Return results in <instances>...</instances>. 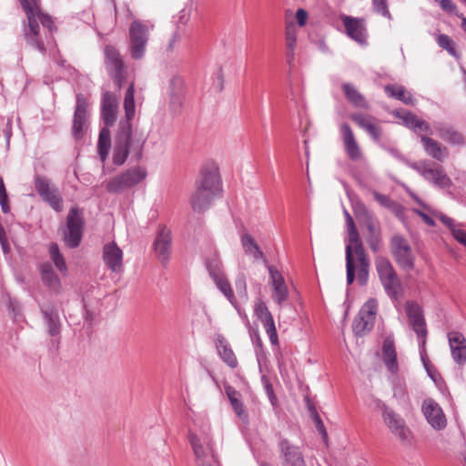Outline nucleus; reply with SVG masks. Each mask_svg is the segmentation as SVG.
Returning a JSON list of instances; mask_svg holds the SVG:
<instances>
[{
    "label": "nucleus",
    "instance_id": "4c0bfd02",
    "mask_svg": "<svg viewBox=\"0 0 466 466\" xmlns=\"http://www.w3.org/2000/svg\"><path fill=\"white\" fill-rule=\"evenodd\" d=\"M435 216L451 230L453 238L466 247V231L461 228V224L442 213Z\"/></svg>",
    "mask_w": 466,
    "mask_h": 466
},
{
    "label": "nucleus",
    "instance_id": "4be33fe9",
    "mask_svg": "<svg viewBox=\"0 0 466 466\" xmlns=\"http://www.w3.org/2000/svg\"><path fill=\"white\" fill-rule=\"evenodd\" d=\"M339 133L348 157L352 161L361 160L363 154L350 126L348 123H342L339 127Z\"/></svg>",
    "mask_w": 466,
    "mask_h": 466
},
{
    "label": "nucleus",
    "instance_id": "9d476101",
    "mask_svg": "<svg viewBox=\"0 0 466 466\" xmlns=\"http://www.w3.org/2000/svg\"><path fill=\"white\" fill-rule=\"evenodd\" d=\"M188 439L196 456L198 466H220L214 452L209 435L198 436L196 433L190 432Z\"/></svg>",
    "mask_w": 466,
    "mask_h": 466
},
{
    "label": "nucleus",
    "instance_id": "052dcab7",
    "mask_svg": "<svg viewBox=\"0 0 466 466\" xmlns=\"http://www.w3.org/2000/svg\"><path fill=\"white\" fill-rule=\"evenodd\" d=\"M223 83H224L223 72H222V69L219 68L214 75L213 86L217 91L220 92L223 89Z\"/></svg>",
    "mask_w": 466,
    "mask_h": 466
},
{
    "label": "nucleus",
    "instance_id": "a18cd8bd",
    "mask_svg": "<svg viewBox=\"0 0 466 466\" xmlns=\"http://www.w3.org/2000/svg\"><path fill=\"white\" fill-rule=\"evenodd\" d=\"M352 210L361 226L376 218L360 200L352 201Z\"/></svg>",
    "mask_w": 466,
    "mask_h": 466
},
{
    "label": "nucleus",
    "instance_id": "13d9d810",
    "mask_svg": "<svg viewBox=\"0 0 466 466\" xmlns=\"http://www.w3.org/2000/svg\"><path fill=\"white\" fill-rule=\"evenodd\" d=\"M235 287L237 289L238 294L240 297H248L247 293V282H246V277L243 273H239L235 280Z\"/></svg>",
    "mask_w": 466,
    "mask_h": 466
},
{
    "label": "nucleus",
    "instance_id": "6ab92c4d",
    "mask_svg": "<svg viewBox=\"0 0 466 466\" xmlns=\"http://www.w3.org/2000/svg\"><path fill=\"white\" fill-rule=\"evenodd\" d=\"M88 102L85 95H76V109L74 113L72 134L76 139H80L85 134L87 122Z\"/></svg>",
    "mask_w": 466,
    "mask_h": 466
},
{
    "label": "nucleus",
    "instance_id": "20e7f679",
    "mask_svg": "<svg viewBox=\"0 0 466 466\" xmlns=\"http://www.w3.org/2000/svg\"><path fill=\"white\" fill-rule=\"evenodd\" d=\"M375 268L386 294L392 299H398L402 294V286L390 259L381 255L377 256Z\"/></svg>",
    "mask_w": 466,
    "mask_h": 466
},
{
    "label": "nucleus",
    "instance_id": "e433bc0d",
    "mask_svg": "<svg viewBox=\"0 0 466 466\" xmlns=\"http://www.w3.org/2000/svg\"><path fill=\"white\" fill-rule=\"evenodd\" d=\"M43 283L56 292H59L61 282L50 263H44L40 267Z\"/></svg>",
    "mask_w": 466,
    "mask_h": 466
},
{
    "label": "nucleus",
    "instance_id": "473e14b6",
    "mask_svg": "<svg viewBox=\"0 0 466 466\" xmlns=\"http://www.w3.org/2000/svg\"><path fill=\"white\" fill-rule=\"evenodd\" d=\"M420 140L429 156L441 162L444 160L447 155V148L445 147H442L441 143L426 136H421Z\"/></svg>",
    "mask_w": 466,
    "mask_h": 466
},
{
    "label": "nucleus",
    "instance_id": "c756f323",
    "mask_svg": "<svg viewBox=\"0 0 466 466\" xmlns=\"http://www.w3.org/2000/svg\"><path fill=\"white\" fill-rule=\"evenodd\" d=\"M367 230L366 242L373 253H378L382 245L381 229L377 218L362 225Z\"/></svg>",
    "mask_w": 466,
    "mask_h": 466
},
{
    "label": "nucleus",
    "instance_id": "a211bd4d",
    "mask_svg": "<svg viewBox=\"0 0 466 466\" xmlns=\"http://www.w3.org/2000/svg\"><path fill=\"white\" fill-rule=\"evenodd\" d=\"M278 447L282 466H307L300 447L286 438L279 439Z\"/></svg>",
    "mask_w": 466,
    "mask_h": 466
},
{
    "label": "nucleus",
    "instance_id": "a878e982",
    "mask_svg": "<svg viewBox=\"0 0 466 466\" xmlns=\"http://www.w3.org/2000/svg\"><path fill=\"white\" fill-rule=\"evenodd\" d=\"M118 108V100L115 94L106 91L101 99V116L106 126L114 125Z\"/></svg>",
    "mask_w": 466,
    "mask_h": 466
},
{
    "label": "nucleus",
    "instance_id": "9b49d317",
    "mask_svg": "<svg viewBox=\"0 0 466 466\" xmlns=\"http://www.w3.org/2000/svg\"><path fill=\"white\" fill-rule=\"evenodd\" d=\"M390 249L400 268L408 271L414 268L415 257L409 241L403 236H392L390 240Z\"/></svg>",
    "mask_w": 466,
    "mask_h": 466
},
{
    "label": "nucleus",
    "instance_id": "4468645a",
    "mask_svg": "<svg viewBox=\"0 0 466 466\" xmlns=\"http://www.w3.org/2000/svg\"><path fill=\"white\" fill-rule=\"evenodd\" d=\"M377 309L378 301L375 299H370L364 303L352 323V329L355 335L363 336L366 332L372 329Z\"/></svg>",
    "mask_w": 466,
    "mask_h": 466
},
{
    "label": "nucleus",
    "instance_id": "b1692460",
    "mask_svg": "<svg viewBox=\"0 0 466 466\" xmlns=\"http://www.w3.org/2000/svg\"><path fill=\"white\" fill-rule=\"evenodd\" d=\"M350 119L360 128L366 131L373 141L379 143L381 139L382 129L379 125V120L373 116L362 113H354L350 115Z\"/></svg>",
    "mask_w": 466,
    "mask_h": 466
},
{
    "label": "nucleus",
    "instance_id": "c9c22d12",
    "mask_svg": "<svg viewBox=\"0 0 466 466\" xmlns=\"http://www.w3.org/2000/svg\"><path fill=\"white\" fill-rule=\"evenodd\" d=\"M438 136L444 141L452 145L464 144L463 136L452 127L445 124H439L435 127Z\"/></svg>",
    "mask_w": 466,
    "mask_h": 466
},
{
    "label": "nucleus",
    "instance_id": "09e8293b",
    "mask_svg": "<svg viewBox=\"0 0 466 466\" xmlns=\"http://www.w3.org/2000/svg\"><path fill=\"white\" fill-rule=\"evenodd\" d=\"M111 147L110 131L107 128H102L97 143V150L102 161H105L108 156V152Z\"/></svg>",
    "mask_w": 466,
    "mask_h": 466
},
{
    "label": "nucleus",
    "instance_id": "7c9ffc66",
    "mask_svg": "<svg viewBox=\"0 0 466 466\" xmlns=\"http://www.w3.org/2000/svg\"><path fill=\"white\" fill-rule=\"evenodd\" d=\"M225 393L237 416L242 420H248V415L241 400V394L232 386H225Z\"/></svg>",
    "mask_w": 466,
    "mask_h": 466
},
{
    "label": "nucleus",
    "instance_id": "c85d7f7f",
    "mask_svg": "<svg viewBox=\"0 0 466 466\" xmlns=\"http://www.w3.org/2000/svg\"><path fill=\"white\" fill-rule=\"evenodd\" d=\"M188 21V17L185 14H181L177 22L175 30L170 35L167 44L166 46V53L171 54L181 44L182 40L187 36L186 25Z\"/></svg>",
    "mask_w": 466,
    "mask_h": 466
},
{
    "label": "nucleus",
    "instance_id": "6e6552de",
    "mask_svg": "<svg viewBox=\"0 0 466 466\" xmlns=\"http://www.w3.org/2000/svg\"><path fill=\"white\" fill-rule=\"evenodd\" d=\"M407 165L417 171L425 180L438 187L449 188L452 185L451 179L447 176L443 167L434 162L420 160L407 162Z\"/></svg>",
    "mask_w": 466,
    "mask_h": 466
},
{
    "label": "nucleus",
    "instance_id": "a19ab883",
    "mask_svg": "<svg viewBox=\"0 0 466 466\" xmlns=\"http://www.w3.org/2000/svg\"><path fill=\"white\" fill-rule=\"evenodd\" d=\"M343 93L347 100L356 107L368 108V104L364 96L358 91V89L350 83L342 85Z\"/></svg>",
    "mask_w": 466,
    "mask_h": 466
},
{
    "label": "nucleus",
    "instance_id": "603ef678",
    "mask_svg": "<svg viewBox=\"0 0 466 466\" xmlns=\"http://www.w3.org/2000/svg\"><path fill=\"white\" fill-rule=\"evenodd\" d=\"M373 197L375 200L382 207L389 209H395L399 205L393 201L390 197L380 194L377 191L373 192Z\"/></svg>",
    "mask_w": 466,
    "mask_h": 466
},
{
    "label": "nucleus",
    "instance_id": "423d86ee",
    "mask_svg": "<svg viewBox=\"0 0 466 466\" xmlns=\"http://www.w3.org/2000/svg\"><path fill=\"white\" fill-rule=\"evenodd\" d=\"M147 176V172L146 168L134 167L110 178L106 184V189L110 194H122L136 187L143 181Z\"/></svg>",
    "mask_w": 466,
    "mask_h": 466
},
{
    "label": "nucleus",
    "instance_id": "2f4dec72",
    "mask_svg": "<svg viewBox=\"0 0 466 466\" xmlns=\"http://www.w3.org/2000/svg\"><path fill=\"white\" fill-rule=\"evenodd\" d=\"M41 313L47 327L48 334L53 337L59 335L61 322L57 310L55 308H41Z\"/></svg>",
    "mask_w": 466,
    "mask_h": 466
},
{
    "label": "nucleus",
    "instance_id": "4d7b16f0",
    "mask_svg": "<svg viewBox=\"0 0 466 466\" xmlns=\"http://www.w3.org/2000/svg\"><path fill=\"white\" fill-rule=\"evenodd\" d=\"M185 94V83L180 76H173L170 80V94Z\"/></svg>",
    "mask_w": 466,
    "mask_h": 466
},
{
    "label": "nucleus",
    "instance_id": "f704fd0d",
    "mask_svg": "<svg viewBox=\"0 0 466 466\" xmlns=\"http://www.w3.org/2000/svg\"><path fill=\"white\" fill-rule=\"evenodd\" d=\"M383 361L388 370L392 374H397L399 365L397 360V353L392 341L385 340L382 347Z\"/></svg>",
    "mask_w": 466,
    "mask_h": 466
},
{
    "label": "nucleus",
    "instance_id": "dca6fc26",
    "mask_svg": "<svg viewBox=\"0 0 466 466\" xmlns=\"http://www.w3.org/2000/svg\"><path fill=\"white\" fill-rule=\"evenodd\" d=\"M152 248L160 263L167 266L172 253V234L167 226H158Z\"/></svg>",
    "mask_w": 466,
    "mask_h": 466
},
{
    "label": "nucleus",
    "instance_id": "f8f14e48",
    "mask_svg": "<svg viewBox=\"0 0 466 466\" xmlns=\"http://www.w3.org/2000/svg\"><path fill=\"white\" fill-rule=\"evenodd\" d=\"M84 231V218L78 208H70L64 229V241L70 248L80 245Z\"/></svg>",
    "mask_w": 466,
    "mask_h": 466
},
{
    "label": "nucleus",
    "instance_id": "39448f33",
    "mask_svg": "<svg viewBox=\"0 0 466 466\" xmlns=\"http://www.w3.org/2000/svg\"><path fill=\"white\" fill-rule=\"evenodd\" d=\"M376 407L380 410L383 422L390 433L401 443L410 444L412 433L404 419L380 400H376Z\"/></svg>",
    "mask_w": 466,
    "mask_h": 466
},
{
    "label": "nucleus",
    "instance_id": "37998d69",
    "mask_svg": "<svg viewBox=\"0 0 466 466\" xmlns=\"http://www.w3.org/2000/svg\"><path fill=\"white\" fill-rule=\"evenodd\" d=\"M36 21L40 22L43 25V31L47 42L53 40V34L56 30L52 17L44 14L37 6L34 7Z\"/></svg>",
    "mask_w": 466,
    "mask_h": 466
},
{
    "label": "nucleus",
    "instance_id": "de8ad7c7",
    "mask_svg": "<svg viewBox=\"0 0 466 466\" xmlns=\"http://www.w3.org/2000/svg\"><path fill=\"white\" fill-rule=\"evenodd\" d=\"M402 118L405 126L413 129L415 132L428 133L430 131V125L426 121L417 117L414 114L407 113Z\"/></svg>",
    "mask_w": 466,
    "mask_h": 466
},
{
    "label": "nucleus",
    "instance_id": "1a4fd4ad",
    "mask_svg": "<svg viewBox=\"0 0 466 466\" xmlns=\"http://www.w3.org/2000/svg\"><path fill=\"white\" fill-rule=\"evenodd\" d=\"M153 25H148L139 20L131 23L128 29L129 53L133 59L143 58L149 40V32Z\"/></svg>",
    "mask_w": 466,
    "mask_h": 466
},
{
    "label": "nucleus",
    "instance_id": "5fc2aeb1",
    "mask_svg": "<svg viewBox=\"0 0 466 466\" xmlns=\"http://www.w3.org/2000/svg\"><path fill=\"white\" fill-rule=\"evenodd\" d=\"M0 206L2 208V211L4 213H9L10 212V206L8 203V196L6 192V188L4 183V179L2 177H0Z\"/></svg>",
    "mask_w": 466,
    "mask_h": 466
},
{
    "label": "nucleus",
    "instance_id": "6e6d98bb",
    "mask_svg": "<svg viewBox=\"0 0 466 466\" xmlns=\"http://www.w3.org/2000/svg\"><path fill=\"white\" fill-rule=\"evenodd\" d=\"M312 420H313V422L315 424L317 431L321 435L322 440L324 441V442H327L328 441V432L326 431V428L324 426L322 420L320 419L319 415L318 414V412L316 410H314L312 412Z\"/></svg>",
    "mask_w": 466,
    "mask_h": 466
},
{
    "label": "nucleus",
    "instance_id": "79ce46f5",
    "mask_svg": "<svg viewBox=\"0 0 466 466\" xmlns=\"http://www.w3.org/2000/svg\"><path fill=\"white\" fill-rule=\"evenodd\" d=\"M384 91L389 97L396 98L407 105L413 104L412 95L403 86L387 85L384 87Z\"/></svg>",
    "mask_w": 466,
    "mask_h": 466
},
{
    "label": "nucleus",
    "instance_id": "864d4df0",
    "mask_svg": "<svg viewBox=\"0 0 466 466\" xmlns=\"http://www.w3.org/2000/svg\"><path fill=\"white\" fill-rule=\"evenodd\" d=\"M374 11L382 16L391 19V15L389 11L387 0H372Z\"/></svg>",
    "mask_w": 466,
    "mask_h": 466
},
{
    "label": "nucleus",
    "instance_id": "f257e3e1",
    "mask_svg": "<svg viewBox=\"0 0 466 466\" xmlns=\"http://www.w3.org/2000/svg\"><path fill=\"white\" fill-rule=\"evenodd\" d=\"M344 216L349 238L345 248L347 284L351 285L357 279L359 285L365 286L369 280L370 261L354 220L347 209H344Z\"/></svg>",
    "mask_w": 466,
    "mask_h": 466
},
{
    "label": "nucleus",
    "instance_id": "412c9836",
    "mask_svg": "<svg viewBox=\"0 0 466 466\" xmlns=\"http://www.w3.org/2000/svg\"><path fill=\"white\" fill-rule=\"evenodd\" d=\"M254 312L257 318L262 322L272 345H278L279 339L273 316L267 305L260 299H257L254 306Z\"/></svg>",
    "mask_w": 466,
    "mask_h": 466
},
{
    "label": "nucleus",
    "instance_id": "c03bdc74",
    "mask_svg": "<svg viewBox=\"0 0 466 466\" xmlns=\"http://www.w3.org/2000/svg\"><path fill=\"white\" fill-rule=\"evenodd\" d=\"M241 244L245 253L253 257L255 260H259L264 258V253L261 251L252 236L249 234L242 235Z\"/></svg>",
    "mask_w": 466,
    "mask_h": 466
},
{
    "label": "nucleus",
    "instance_id": "0e129e2a",
    "mask_svg": "<svg viewBox=\"0 0 466 466\" xmlns=\"http://www.w3.org/2000/svg\"><path fill=\"white\" fill-rule=\"evenodd\" d=\"M440 5L442 10L448 13H453L456 9V5L451 0H441Z\"/></svg>",
    "mask_w": 466,
    "mask_h": 466
},
{
    "label": "nucleus",
    "instance_id": "2eb2a0df",
    "mask_svg": "<svg viewBox=\"0 0 466 466\" xmlns=\"http://www.w3.org/2000/svg\"><path fill=\"white\" fill-rule=\"evenodd\" d=\"M34 184L36 192L45 202L48 203L56 212L62 211L63 198L58 188L53 186L47 177L36 175Z\"/></svg>",
    "mask_w": 466,
    "mask_h": 466
},
{
    "label": "nucleus",
    "instance_id": "ddd939ff",
    "mask_svg": "<svg viewBox=\"0 0 466 466\" xmlns=\"http://www.w3.org/2000/svg\"><path fill=\"white\" fill-rule=\"evenodd\" d=\"M106 69L118 89L127 79V69L118 50L113 46H106L104 50Z\"/></svg>",
    "mask_w": 466,
    "mask_h": 466
},
{
    "label": "nucleus",
    "instance_id": "58836bf2",
    "mask_svg": "<svg viewBox=\"0 0 466 466\" xmlns=\"http://www.w3.org/2000/svg\"><path fill=\"white\" fill-rule=\"evenodd\" d=\"M285 40L287 47V60L289 65L295 58V50L297 47V28L294 24H289L286 26Z\"/></svg>",
    "mask_w": 466,
    "mask_h": 466
},
{
    "label": "nucleus",
    "instance_id": "0eeeda50",
    "mask_svg": "<svg viewBox=\"0 0 466 466\" xmlns=\"http://www.w3.org/2000/svg\"><path fill=\"white\" fill-rule=\"evenodd\" d=\"M20 4L27 18V25L24 26L25 40L27 45L38 50L40 53L45 54L46 50L45 41H46V39L44 31H41L36 21L35 9L29 0H20Z\"/></svg>",
    "mask_w": 466,
    "mask_h": 466
},
{
    "label": "nucleus",
    "instance_id": "338daca9",
    "mask_svg": "<svg viewBox=\"0 0 466 466\" xmlns=\"http://www.w3.org/2000/svg\"><path fill=\"white\" fill-rule=\"evenodd\" d=\"M49 254H50V257H51V259L55 257H59L61 256L62 254L60 253V250H59V248H58V245L56 243H51L49 245Z\"/></svg>",
    "mask_w": 466,
    "mask_h": 466
},
{
    "label": "nucleus",
    "instance_id": "8fccbe9b",
    "mask_svg": "<svg viewBox=\"0 0 466 466\" xmlns=\"http://www.w3.org/2000/svg\"><path fill=\"white\" fill-rule=\"evenodd\" d=\"M206 268L213 280L225 276L222 269V263L218 258L208 259L206 262Z\"/></svg>",
    "mask_w": 466,
    "mask_h": 466
},
{
    "label": "nucleus",
    "instance_id": "69168bd1",
    "mask_svg": "<svg viewBox=\"0 0 466 466\" xmlns=\"http://www.w3.org/2000/svg\"><path fill=\"white\" fill-rule=\"evenodd\" d=\"M414 212L418 216H420L421 218V219L424 221V223L427 224L428 226H430V227H434L435 226V221L433 220V218H431L426 213H424L423 211L419 210V209H414Z\"/></svg>",
    "mask_w": 466,
    "mask_h": 466
},
{
    "label": "nucleus",
    "instance_id": "ea45409f",
    "mask_svg": "<svg viewBox=\"0 0 466 466\" xmlns=\"http://www.w3.org/2000/svg\"><path fill=\"white\" fill-rule=\"evenodd\" d=\"M218 352L222 360L230 368L234 369L238 366V360L224 338H219L217 342Z\"/></svg>",
    "mask_w": 466,
    "mask_h": 466
},
{
    "label": "nucleus",
    "instance_id": "bf43d9fd",
    "mask_svg": "<svg viewBox=\"0 0 466 466\" xmlns=\"http://www.w3.org/2000/svg\"><path fill=\"white\" fill-rule=\"evenodd\" d=\"M185 94H170V108L173 112L178 113L183 106Z\"/></svg>",
    "mask_w": 466,
    "mask_h": 466
},
{
    "label": "nucleus",
    "instance_id": "393cba45",
    "mask_svg": "<svg viewBox=\"0 0 466 466\" xmlns=\"http://www.w3.org/2000/svg\"><path fill=\"white\" fill-rule=\"evenodd\" d=\"M449 346L452 360L459 365L466 363V338L461 332L451 331L448 333Z\"/></svg>",
    "mask_w": 466,
    "mask_h": 466
},
{
    "label": "nucleus",
    "instance_id": "cd10ccee",
    "mask_svg": "<svg viewBox=\"0 0 466 466\" xmlns=\"http://www.w3.org/2000/svg\"><path fill=\"white\" fill-rule=\"evenodd\" d=\"M348 35L360 44L366 41V27L363 19L348 15L341 17Z\"/></svg>",
    "mask_w": 466,
    "mask_h": 466
},
{
    "label": "nucleus",
    "instance_id": "680f3d73",
    "mask_svg": "<svg viewBox=\"0 0 466 466\" xmlns=\"http://www.w3.org/2000/svg\"><path fill=\"white\" fill-rule=\"evenodd\" d=\"M54 264L56 265V268L61 272V273H66L67 271V267H66V260L63 257V255L59 256V257H55L52 258Z\"/></svg>",
    "mask_w": 466,
    "mask_h": 466
},
{
    "label": "nucleus",
    "instance_id": "bb28decb",
    "mask_svg": "<svg viewBox=\"0 0 466 466\" xmlns=\"http://www.w3.org/2000/svg\"><path fill=\"white\" fill-rule=\"evenodd\" d=\"M405 309L411 329L415 333L424 335L427 328L421 307L415 302L409 301L406 303Z\"/></svg>",
    "mask_w": 466,
    "mask_h": 466
},
{
    "label": "nucleus",
    "instance_id": "3c124183",
    "mask_svg": "<svg viewBox=\"0 0 466 466\" xmlns=\"http://www.w3.org/2000/svg\"><path fill=\"white\" fill-rule=\"evenodd\" d=\"M436 40H437L438 45L441 48L447 50L451 56H456L454 42L449 35H443V34L438 35Z\"/></svg>",
    "mask_w": 466,
    "mask_h": 466
},
{
    "label": "nucleus",
    "instance_id": "72a5a7b5",
    "mask_svg": "<svg viewBox=\"0 0 466 466\" xmlns=\"http://www.w3.org/2000/svg\"><path fill=\"white\" fill-rule=\"evenodd\" d=\"M383 361L388 370L392 374H397L399 365L397 360V353L392 341L385 340L382 347Z\"/></svg>",
    "mask_w": 466,
    "mask_h": 466
},
{
    "label": "nucleus",
    "instance_id": "5701e85b",
    "mask_svg": "<svg viewBox=\"0 0 466 466\" xmlns=\"http://www.w3.org/2000/svg\"><path fill=\"white\" fill-rule=\"evenodd\" d=\"M102 258L106 268L112 272L123 271V251L115 241L104 245Z\"/></svg>",
    "mask_w": 466,
    "mask_h": 466
},
{
    "label": "nucleus",
    "instance_id": "49530a36",
    "mask_svg": "<svg viewBox=\"0 0 466 466\" xmlns=\"http://www.w3.org/2000/svg\"><path fill=\"white\" fill-rule=\"evenodd\" d=\"M213 281L216 284L218 289L227 298L230 304L234 308L238 309V302L236 297L234 295L232 287L228 279L226 278V276L214 279Z\"/></svg>",
    "mask_w": 466,
    "mask_h": 466
},
{
    "label": "nucleus",
    "instance_id": "f03ea898",
    "mask_svg": "<svg viewBox=\"0 0 466 466\" xmlns=\"http://www.w3.org/2000/svg\"><path fill=\"white\" fill-rule=\"evenodd\" d=\"M135 84L131 82L126 91L124 109L126 119L119 123V130L116 134V146L113 154L114 164L120 166L125 163L130 150L136 152L137 157L142 155L145 138H132L131 120L135 116Z\"/></svg>",
    "mask_w": 466,
    "mask_h": 466
},
{
    "label": "nucleus",
    "instance_id": "774afa93",
    "mask_svg": "<svg viewBox=\"0 0 466 466\" xmlns=\"http://www.w3.org/2000/svg\"><path fill=\"white\" fill-rule=\"evenodd\" d=\"M393 395L396 398H405V397H407V391H406L405 387H403L401 385H400L399 387H396L394 389Z\"/></svg>",
    "mask_w": 466,
    "mask_h": 466
},
{
    "label": "nucleus",
    "instance_id": "e2e57ef3",
    "mask_svg": "<svg viewBox=\"0 0 466 466\" xmlns=\"http://www.w3.org/2000/svg\"><path fill=\"white\" fill-rule=\"evenodd\" d=\"M296 18L299 25L303 26L306 24L308 13L303 8H299L296 13Z\"/></svg>",
    "mask_w": 466,
    "mask_h": 466
},
{
    "label": "nucleus",
    "instance_id": "7ed1b4c3",
    "mask_svg": "<svg viewBox=\"0 0 466 466\" xmlns=\"http://www.w3.org/2000/svg\"><path fill=\"white\" fill-rule=\"evenodd\" d=\"M222 191L221 180L217 167L210 165L202 167L200 177L196 182V190L190 198L192 209L203 213L208 209Z\"/></svg>",
    "mask_w": 466,
    "mask_h": 466
},
{
    "label": "nucleus",
    "instance_id": "aec40b11",
    "mask_svg": "<svg viewBox=\"0 0 466 466\" xmlns=\"http://www.w3.org/2000/svg\"><path fill=\"white\" fill-rule=\"evenodd\" d=\"M422 413L428 423L435 430L446 427L447 420L442 409L433 399H425L421 405Z\"/></svg>",
    "mask_w": 466,
    "mask_h": 466
},
{
    "label": "nucleus",
    "instance_id": "f3484780",
    "mask_svg": "<svg viewBox=\"0 0 466 466\" xmlns=\"http://www.w3.org/2000/svg\"><path fill=\"white\" fill-rule=\"evenodd\" d=\"M268 270L269 273L268 284L271 287L272 300L282 308L289 298V290L282 273L275 267L268 265Z\"/></svg>",
    "mask_w": 466,
    "mask_h": 466
}]
</instances>
